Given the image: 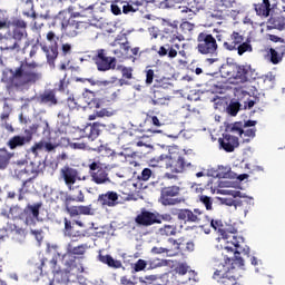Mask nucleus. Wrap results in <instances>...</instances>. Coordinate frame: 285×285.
Returning <instances> with one entry per match:
<instances>
[{
    "instance_id": "f257e3e1",
    "label": "nucleus",
    "mask_w": 285,
    "mask_h": 285,
    "mask_svg": "<svg viewBox=\"0 0 285 285\" xmlns=\"http://www.w3.org/2000/svg\"><path fill=\"white\" fill-rule=\"evenodd\" d=\"M39 79H41V76H39V73L32 72L26 65H22L16 71L6 69L2 72V81H4V83H13V86H17L18 88H21V86L35 83L36 81H39Z\"/></svg>"
},
{
    "instance_id": "f03ea898",
    "label": "nucleus",
    "mask_w": 285,
    "mask_h": 285,
    "mask_svg": "<svg viewBox=\"0 0 285 285\" xmlns=\"http://www.w3.org/2000/svg\"><path fill=\"white\" fill-rule=\"evenodd\" d=\"M218 41H223L224 50L228 52H237L238 57H243L246 52H253V45L246 40L244 35L238 31H232L225 35L224 39L218 38Z\"/></svg>"
},
{
    "instance_id": "7ed1b4c3",
    "label": "nucleus",
    "mask_w": 285,
    "mask_h": 285,
    "mask_svg": "<svg viewBox=\"0 0 285 285\" xmlns=\"http://www.w3.org/2000/svg\"><path fill=\"white\" fill-rule=\"evenodd\" d=\"M220 75L225 79H235L238 83L255 79V70L250 65L227 63L222 66Z\"/></svg>"
},
{
    "instance_id": "20e7f679",
    "label": "nucleus",
    "mask_w": 285,
    "mask_h": 285,
    "mask_svg": "<svg viewBox=\"0 0 285 285\" xmlns=\"http://www.w3.org/2000/svg\"><path fill=\"white\" fill-rule=\"evenodd\" d=\"M225 244V250L227 253H234V262L238 266H244V258L243 255H250V248L244 244V237L235 235L233 232H227L226 236H223Z\"/></svg>"
},
{
    "instance_id": "39448f33",
    "label": "nucleus",
    "mask_w": 285,
    "mask_h": 285,
    "mask_svg": "<svg viewBox=\"0 0 285 285\" xmlns=\"http://www.w3.org/2000/svg\"><path fill=\"white\" fill-rule=\"evenodd\" d=\"M171 214L176 215L178 222H184L185 224H198L200 228L203 224H208V214L200 208H174Z\"/></svg>"
},
{
    "instance_id": "423d86ee",
    "label": "nucleus",
    "mask_w": 285,
    "mask_h": 285,
    "mask_svg": "<svg viewBox=\"0 0 285 285\" xmlns=\"http://www.w3.org/2000/svg\"><path fill=\"white\" fill-rule=\"evenodd\" d=\"M72 101L73 109L76 110H86V108L94 110V114L89 115V121H95L97 117H106V109L99 110V108H101V99L99 98L88 100L86 94H82V96L78 97L77 99L73 98Z\"/></svg>"
},
{
    "instance_id": "0eeeda50",
    "label": "nucleus",
    "mask_w": 285,
    "mask_h": 285,
    "mask_svg": "<svg viewBox=\"0 0 285 285\" xmlns=\"http://www.w3.org/2000/svg\"><path fill=\"white\" fill-rule=\"evenodd\" d=\"M89 173L91 177V181L95 184H110V177L108 176L109 165L102 164L99 160L89 159Z\"/></svg>"
},
{
    "instance_id": "6e6552de",
    "label": "nucleus",
    "mask_w": 285,
    "mask_h": 285,
    "mask_svg": "<svg viewBox=\"0 0 285 285\" xmlns=\"http://www.w3.org/2000/svg\"><path fill=\"white\" fill-rule=\"evenodd\" d=\"M197 50L200 55H217V39L213 35L203 31L197 36Z\"/></svg>"
},
{
    "instance_id": "1a4fd4ad",
    "label": "nucleus",
    "mask_w": 285,
    "mask_h": 285,
    "mask_svg": "<svg viewBox=\"0 0 285 285\" xmlns=\"http://www.w3.org/2000/svg\"><path fill=\"white\" fill-rule=\"evenodd\" d=\"M179 193H181V187L177 185L164 187L160 191V203L163 206H177V204H181V198L178 197Z\"/></svg>"
},
{
    "instance_id": "9d476101",
    "label": "nucleus",
    "mask_w": 285,
    "mask_h": 285,
    "mask_svg": "<svg viewBox=\"0 0 285 285\" xmlns=\"http://www.w3.org/2000/svg\"><path fill=\"white\" fill-rule=\"evenodd\" d=\"M94 61L99 72L115 70V68L117 67V58L108 57L105 49L97 50V55L94 57Z\"/></svg>"
},
{
    "instance_id": "9b49d317",
    "label": "nucleus",
    "mask_w": 285,
    "mask_h": 285,
    "mask_svg": "<svg viewBox=\"0 0 285 285\" xmlns=\"http://www.w3.org/2000/svg\"><path fill=\"white\" fill-rule=\"evenodd\" d=\"M228 264H230V258H227V261H225V265H219L218 268L214 272L213 278L216 279V282H218L220 285L237 284V279H235V276L230 274V267Z\"/></svg>"
},
{
    "instance_id": "f8f14e48",
    "label": "nucleus",
    "mask_w": 285,
    "mask_h": 285,
    "mask_svg": "<svg viewBox=\"0 0 285 285\" xmlns=\"http://www.w3.org/2000/svg\"><path fill=\"white\" fill-rule=\"evenodd\" d=\"M135 223L138 226H155V224H161V219H159V213L150 212L146 208H141L140 213L135 217Z\"/></svg>"
},
{
    "instance_id": "ddd939ff",
    "label": "nucleus",
    "mask_w": 285,
    "mask_h": 285,
    "mask_svg": "<svg viewBox=\"0 0 285 285\" xmlns=\"http://www.w3.org/2000/svg\"><path fill=\"white\" fill-rule=\"evenodd\" d=\"M168 168L171 173L181 174L186 173L188 168H193V163H188V160H186V155H170Z\"/></svg>"
},
{
    "instance_id": "4468645a",
    "label": "nucleus",
    "mask_w": 285,
    "mask_h": 285,
    "mask_svg": "<svg viewBox=\"0 0 285 285\" xmlns=\"http://www.w3.org/2000/svg\"><path fill=\"white\" fill-rule=\"evenodd\" d=\"M254 10L258 17H271V12L279 10V0H262L254 4Z\"/></svg>"
},
{
    "instance_id": "2eb2a0df",
    "label": "nucleus",
    "mask_w": 285,
    "mask_h": 285,
    "mask_svg": "<svg viewBox=\"0 0 285 285\" xmlns=\"http://www.w3.org/2000/svg\"><path fill=\"white\" fill-rule=\"evenodd\" d=\"M235 1L236 0H216L213 16L218 19L230 17V8L235 6Z\"/></svg>"
},
{
    "instance_id": "dca6fc26",
    "label": "nucleus",
    "mask_w": 285,
    "mask_h": 285,
    "mask_svg": "<svg viewBox=\"0 0 285 285\" xmlns=\"http://www.w3.org/2000/svg\"><path fill=\"white\" fill-rule=\"evenodd\" d=\"M178 22L174 21L170 22L168 20L163 21V39H169L170 43L174 41H177L179 39V28H178Z\"/></svg>"
},
{
    "instance_id": "f3484780",
    "label": "nucleus",
    "mask_w": 285,
    "mask_h": 285,
    "mask_svg": "<svg viewBox=\"0 0 285 285\" xmlns=\"http://www.w3.org/2000/svg\"><path fill=\"white\" fill-rule=\"evenodd\" d=\"M282 8L283 11L271 14L267 21V28L269 30H285V6H282Z\"/></svg>"
},
{
    "instance_id": "a211bd4d",
    "label": "nucleus",
    "mask_w": 285,
    "mask_h": 285,
    "mask_svg": "<svg viewBox=\"0 0 285 285\" xmlns=\"http://www.w3.org/2000/svg\"><path fill=\"white\" fill-rule=\"evenodd\" d=\"M219 145L225 153H234L239 146V137L233 136V134H225L223 138L219 139Z\"/></svg>"
},
{
    "instance_id": "6ab92c4d",
    "label": "nucleus",
    "mask_w": 285,
    "mask_h": 285,
    "mask_svg": "<svg viewBox=\"0 0 285 285\" xmlns=\"http://www.w3.org/2000/svg\"><path fill=\"white\" fill-rule=\"evenodd\" d=\"M161 86H155L154 95L151 97V106H167L170 97L166 95Z\"/></svg>"
},
{
    "instance_id": "aec40b11",
    "label": "nucleus",
    "mask_w": 285,
    "mask_h": 285,
    "mask_svg": "<svg viewBox=\"0 0 285 285\" xmlns=\"http://www.w3.org/2000/svg\"><path fill=\"white\" fill-rule=\"evenodd\" d=\"M119 202V194L117 191H107L106 194H100L98 196V204L101 206H108L112 208V206H117Z\"/></svg>"
},
{
    "instance_id": "412c9836",
    "label": "nucleus",
    "mask_w": 285,
    "mask_h": 285,
    "mask_svg": "<svg viewBox=\"0 0 285 285\" xmlns=\"http://www.w3.org/2000/svg\"><path fill=\"white\" fill-rule=\"evenodd\" d=\"M178 50H181V46L179 43H166L164 46H160L157 53L159 57H168L169 59H175V57H177Z\"/></svg>"
},
{
    "instance_id": "4be33fe9",
    "label": "nucleus",
    "mask_w": 285,
    "mask_h": 285,
    "mask_svg": "<svg viewBox=\"0 0 285 285\" xmlns=\"http://www.w3.org/2000/svg\"><path fill=\"white\" fill-rule=\"evenodd\" d=\"M206 226H210V228H213L216 233H218L220 237H226V234L228 233L226 230V226L224 225V222L219 218L214 219V218H210V216H208V222L203 223L202 228Z\"/></svg>"
},
{
    "instance_id": "5701e85b",
    "label": "nucleus",
    "mask_w": 285,
    "mask_h": 285,
    "mask_svg": "<svg viewBox=\"0 0 285 285\" xmlns=\"http://www.w3.org/2000/svg\"><path fill=\"white\" fill-rule=\"evenodd\" d=\"M86 126V132H87V139H91V141H95L99 135H101L102 130L106 128V125L100 122H94L92 125H85Z\"/></svg>"
},
{
    "instance_id": "b1692460",
    "label": "nucleus",
    "mask_w": 285,
    "mask_h": 285,
    "mask_svg": "<svg viewBox=\"0 0 285 285\" xmlns=\"http://www.w3.org/2000/svg\"><path fill=\"white\" fill-rule=\"evenodd\" d=\"M41 208L40 204L28 206L24 209L26 224L27 226H32L35 220L39 217V209Z\"/></svg>"
},
{
    "instance_id": "393cba45",
    "label": "nucleus",
    "mask_w": 285,
    "mask_h": 285,
    "mask_svg": "<svg viewBox=\"0 0 285 285\" xmlns=\"http://www.w3.org/2000/svg\"><path fill=\"white\" fill-rule=\"evenodd\" d=\"M121 79L118 80L119 86H131L130 79H132V67L120 66Z\"/></svg>"
},
{
    "instance_id": "a878e982",
    "label": "nucleus",
    "mask_w": 285,
    "mask_h": 285,
    "mask_svg": "<svg viewBox=\"0 0 285 285\" xmlns=\"http://www.w3.org/2000/svg\"><path fill=\"white\" fill-rule=\"evenodd\" d=\"M17 39H21L19 36H17V32L13 37L1 38L0 50H14V48H17Z\"/></svg>"
},
{
    "instance_id": "bb28decb",
    "label": "nucleus",
    "mask_w": 285,
    "mask_h": 285,
    "mask_svg": "<svg viewBox=\"0 0 285 285\" xmlns=\"http://www.w3.org/2000/svg\"><path fill=\"white\" fill-rule=\"evenodd\" d=\"M99 262H101V264H106L107 266H109V268H121L124 266V264L121 263V261L115 259L112 256L110 255H99Z\"/></svg>"
},
{
    "instance_id": "cd10ccee",
    "label": "nucleus",
    "mask_w": 285,
    "mask_h": 285,
    "mask_svg": "<svg viewBox=\"0 0 285 285\" xmlns=\"http://www.w3.org/2000/svg\"><path fill=\"white\" fill-rule=\"evenodd\" d=\"M227 135H238V137H242L244 135V122L236 121L229 126L226 127Z\"/></svg>"
},
{
    "instance_id": "c85d7f7f",
    "label": "nucleus",
    "mask_w": 285,
    "mask_h": 285,
    "mask_svg": "<svg viewBox=\"0 0 285 285\" xmlns=\"http://www.w3.org/2000/svg\"><path fill=\"white\" fill-rule=\"evenodd\" d=\"M232 197H234V200H232V206H235V208H246L248 206V200L246 198H242V191H232Z\"/></svg>"
},
{
    "instance_id": "c756f323",
    "label": "nucleus",
    "mask_w": 285,
    "mask_h": 285,
    "mask_svg": "<svg viewBox=\"0 0 285 285\" xmlns=\"http://www.w3.org/2000/svg\"><path fill=\"white\" fill-rule=\"evenodd\" d=\"M160 237H175L177 235V225H164L158 229Z\"/></svg>"
},
{
    "instance_id": "7c9ffc66",
    "label": "nucleus",
    "mask_w": 285,
    "mask_h": 285,
    "mask_svg": "<svg viewBox=\"0 0 285 285\" xmlns=\"http://www.w3.org/2000/svg\"><path fill=\"white\" fill-rule=\"evenodd\" d=\"M30 136H16L10 139L9 146L11 149L17 148V146H23L24 144H28L30 141Z\"/></svg>"
},
{
    "instance_id": "2f4dec72",
    "label": "nucleus",
    "mask_w": 285,
    "mask_h": 285,
    "mask_svg": "<svg viewBox=\"0 0 285 285\" xmlns=\"http://www.w3.org/2000/svg\"><path fill=\"white\" fill-rule=\"evenodd\" d=\"M257 132V128H250V129H243V135L240 136V139L243 144H250L253 139H255Z\"/></svg>"
},
{
    "instance_id": "473e14b6",
    "label": "nucleus",
    "mask_w": 285,
    "mask_h": 285,
    "mask_svg": "<svg viewBox=\"0 0 285 285\" xmlns=\"http://www.w3.org/2000/svg\"><path fill=\"white\" fill-rule=\"evenodd\" d=\"M61 177L68 188H72V169L70 167H63L61 169Z\"/></svg>"
},
{
    "instance_id": "72a5a7b5",
    "label": "nucleus",
    "mask_w": 285,
    "mask_h": 285,
    "mask_svg": "<svg viewBox=\"0 0 285 285\" xmlns=\"http://www.w3.org/2000/svg\"><path fill=\"white\" fill-rule=\"evenodd\" d=\"M72 215H92V205L88 206H73Z\"/></svg>"
},
{
    "instance_id": "f704fd0d",
    "label": "nucleus",
    "mask_w": 285,
    "mask_h": 285,
    "mask_svg": "<svg viewBox=\"0 0 285 285\" xmlns=\"http://www.w3.org/2000/svg\"><path fill=\"white\" fill-rule=\"evenodd\" d=\"M88 137V132H86V126L80 127H73L72 131V139L73 141H79V139H86Z\"/></svg>"
},
{
    "instance_id": "c9c22d12",
    "label": "nucleus",
    "mask_w": 285,
    "mask_h": 285,
    "mask_svg": "<svg viewBox=\"0 0 285 285\" xmlns=\"http://www.w3.org/2000/svg\"><path fill=\"white\" fill-rule=\"evenodd\" d=\"M198 202H200V204L205 206L206 210H215V208H213V197H209L207 195H199Z\"/></svg>"
},
{
    "instance_id": "e433bc0d",
    "label": "nucleus",
    "mask_w": 285,
    "mask_h": 285,
    "mask_svg": "<svg viewBox=\"0 0 285 285\" xmlns=\"http://www.w3.org/2000/svg\"><path fill=\"white\" fill-rule=\"evenodd\" d=\"M147 264L149 268L155 269V268H161L164 266H168V261L161 259V258H154V259H149Z\"/></svg>"
},
{
    "instance_id": "4c0bfd02",
    "label": "nucleus",
    "mask_w": 285,
    "mask_h": 285,
    "mask_svg": "<svg viewBox=\"0 0 285 285\" xmlns=\"http://www.w3.org/2000/svg\"><path fill=\"white\" fill-rule=\"evenodd\" d=\"M268 57L271 63H273L274 66H277V63H282V60L284 59L281 55H278L277 51H275L274 48H269Z\"/></svg>"
},
{
    "instance_id": "58836bf2",
    "label": "nucleus",
    "mask_w": 285,
    "mask_h": 285,
    "mask_svg": "<svg viewBox=\"0 0 285 285\" xmlns=\"http://www.w3.org/2000/svg\"><path fill=\"white\" fill-rule=\"evenodd\" d=\"M42 50L46 52L48 61H53V59H57V55H59L57 51V46H52L50 49H48L46 46H42Z\"/></svg>"
},
{
    "instance_id": "ea45409f",
    "label": "nucleus",
    "mask_w": 285,
    "mask_h": 285,
    "mask_svg": "<svg viewBox=\"0 0 285 285\" xmlns=\"http://www.w3.org/2000/svg\"><path fill=\"white\" fill-rule=\"evenodd\" d=\"M242 108V104L235 101V102H230L227 106V114L230 115V117H237V112H239V109Z\"/></svg>"
},
{
    "instance_id": "a19ab883",
    "label": "nucleus",
    "mask_w": 285,
    "mask_h": 285,
    "mask_svg": "<svg viewBox=\"0 0 285 285\" xmlns=\"http://www.w3.org/2000/svg\"><path fill=\"white\" fill-rule=\"evenodd\" d=\"M12 27L13 28H20L21 31H19L17 37H20V39H21V37L23 35V30H26V27H27L26 21L20 20V19H14V20L11 21V28Z\"/></svg>"
},
{
    "instance_id": "79ce46f5",
    "label": "nucleus",
    "mask_w": 285,
    "mask_h": 285,
    "mask_svg": "<svg viewBox=\"0 0 285 285\" xmlns=\"http://www.w3.org/2000/svg\"><path fill=\"white\" fill-rule=\"evenodd\" d=\"M85 196L81 187L76 186L72 188V202H83Z\"/></svg>"
},
{
    "instance_id": "37998d69",
    "label": "nucleus",
    "mask_w": 285,
    "mask_h": 285,
    "mask_svg": "<svg viewBox=\"0 0 285 285\" xmlns=\"http://www.w3.org/2000/svg\"><path fill=\"white\" fill-rule=\"evenodd\" d=\"M63 222H65V227L62 229L63 236L72 237V222L68 218H65Z\"/></svg>"
},
{
    "instance_id": "c03bdc74",
    "label": "nucleus",
    "mask_w": 285,
    "mask_h": 285,
    "mask_svg": "<svg viewBox=\"0 0 285 285\" xmlns=\"http://www.w3.org/2000/svg\"><path fill=\"white\" fill-rule=\"evenodd\" d=\"M146 266H148V263L144 259H138L134 264V273H141V271H146Z\"/></svg>"
},
{
    "instance_id": "a18cd8bd",
    "label": "nucleus",
    "mask_w": 285,
    "mask_h": 285,
    "mask_svg": "<svg viewBox=\"0 0 285 285\" xmlns=\"http://www.w3.org/2000/svg\"><path fill=\"white\" fill-rule=\"evenodd\" d=\"M118 79L117 77H112L111 80H102L98 82V86H104L105 88H117Z\"/></svg>"
},
{
    "instance_id": "49530a36",
    "label": "nucleus",
    "mask_w": 285,
    "mask_h": 285,
    "mask_svg": "<svg viewBox=\"0 0 285 285\" xmlns=\"http://www.w3.org/2000/svg\"><path fill=\"white\" fill-rule=\"evenodd\" d=\"M72 249H70V245L67 248V253L62 255V262L67 265L70 266L72 264Z\"/></svg>"
},
{
    "instance_id": "de8ad7c7",
    "label": "nucleus",
    "mask_w": 285,
    "mask_h": 285,
    "mask_svg": "<svg viewBox=\"0 0 285 285\" xmlns=\"http://www.w3.org/2000/svg\"><path fill=\"white\" fill-rule=\"evenodd\" d=\"M150 177H153V170L150 168H145V169H142L138 179H140L141 181H148V179H150Z\"/></svg>"
},
{
    "instance_id": "09e8293b",
    "label": "nucleus",
    "mask_w": 285,
    "mask_h": 285,
    "mask_svg": "<svg viewBox=\"0 0 285 285\" xmlns=\"http://www.w3.org/2000/svg\"><path fill=\"white\" fill-rule=\"evenodd\" d=\"M146 121H149V124H153L156 128H161V121L157 116L147 115Z\"/></svg>"
},
{
    "instance_id": "8fccbe9b",
    "label": "nucleus",
    "mask_w": 285,
    "mask_h": 285,
    "mask_svg": "<svg viewBox=\"0 0 285 285\" xmlns=\"http://www.w3.org/2000/svg\"><path fill=\"white\" fill-rule=\"evenodd\" d=\"M145 72H146L145 83H147V86H150L155 79V70L148 69Z\"/></svg>"
},
{
    "instance_id": "3c124183",
    "label": "nucleus",
    "mask_w": 285,
    "mask_h": 285,
    "mask_svg": "<svg viewBox=\"0 0 285 285\" xmlns=\"http://www.w3.org/2000/svg\"><path fill=\"white\" fill-rule=\"evenodd\" d=\"M157 161L158 164H165L166 168H168L169 163H170V156L163 154L160 156L157 157Z\"/></svg>"
},
{
    "instance_id": "603ef678",
    "label": "nucleus",
    "mask_w": 285,
    "mask_h": 285,
    "mask_svg": "<svg viewBox=\"0 0 285 285\" xmlns=\"http://www.w3.org/2000/svg\"><path fill=\"white\" fill-rule=\"evenodd\" d=\"M151 253L153 255H164V253L166 254L170 253V249L166 247H153Z\"/></svg>"
},
{
    "instance_id": "864d4df0",
    "label": "nucleus",
    "mask_w": 285,
    "mask_h": 285,
    "mask_svg": "<svg viewBox=\"0 0 285 285\" xmlns=\"http://www.w3.org/2000/svg\"><path fill=\"white\" fill-rule=\"evenodd\" d=\"M16 174L18 175L19 179H28V169L26 168H18L16 169Z\"/></svg>"
},
{
    "instance_id": "5fc2aeb1",
    "label": "nucleus",
    "mask_w": 285,
    "mask_h": 285,
    "mask_svg": "<svg viewBox=\"0 0 285 285\" xmlns=\"http://www.w3.org/2000/svg\"><path fill=\"white\" fill-rule=\"evenodd\" d=\"M175 272L177 273V275H186V273H188V266H186L185 264H180L175 268Z\"/></svg>"
},
{
    "instance_id": "6e6d98bb",
    "label": "nucleus",
    "mask_w": 285,
    "mask_h": 285,
    "mask_svg": "<svg viewBox=\"0 0 285 285\" xmlns=\"http://www.w3.org/2000/svg\"><path fill=\"white\" fill-rule=\"evenodd\" d=\"M86 253V245H79L77 247H73L72 254L73 255H83Z\"/></svg>"
},
{
    "instance_id": "4d7b16f0",
    "label": "nucleus",
    "mask_w": 285,
    "mask_h": 285,
    "mask_svg": "<svg viewBox=\"0 0 285 285\" xmlns=\"http://www.w3.org/2000/svg\"><path fill=\"white\" fill-rule=\"evenodd\" d=\"M47 40H49L50 43H53V46H57V41H59V38L52 31H49L47 33Z\"/></svg>"
},
{
    "instance_id": "13d9d810",
    "label": "nucleus",
    "mask_w": 285,
    "mask_h": 285,
    "mask_svg": "<svg viewBox=\"0 0 285 285\" xmlns=\"http://www.w3.org/2000/svg\"><path fill=\"white\" fill-rule=\"evenodd\" d=\"M122 12L124 14H130V12H137V9L132 4H125L122 6Z\"/></svg>"
},
{
    "instance_id": "bf43d9fd",
    "label": "nucleus",
    "mask_w": 285,
    "mask_h": 285,
    "mask_svg": "<svg viewBox=\"0 0 285 285\" xmlns=\"http://www.w3.org/2000/svg\"><path fill=\"white\" fill-rule=\"evenodd\" d=\"M62 277V282L66 284V283H68V279H69V277H70V273H68V272H58L57 274H56V277Z\"/></svg>"
},
{
    "instance_id": "052dcab7",
    "label": "nucleus",
    "mask_w": 285,
    "mask_h": 285,
    "mask_svg": "<svg viewBox=\"0 0 285 285\" xmlns=\"http://www.w3.org/2000/svg\"><path fill=\"white\" fill-rule=\"evenodd\" d=\"M268 39H269V41H273L274 43H284V38H281L279 36L269 35Z\"/></svg>"
},
{
    "instance_id": "680f3d73",
    "label": "nucleus",
    "mask_w": 285,
    "mask_h": 285,
    "mask_svg": "<svg viewBox=\"0 0 285 285\" xmlns=\"http://www.w3.org/2000/svg\"><path fill=\"white\" fill-rule=\"evenodd\" d=\"M43 149H45V147H43V141H40V142H38V144H36V145L31 148L33 155H37V153H39V150H43Z\"/></svg>"
},
{
    "instance_id": "e2e57ef3",
    "label": "nucleus",
    "mask_w": 285,
    "mask_h": 285,
    "mask_svg": "<svg viewBox=\"0 0 285 285\" xmlns=\"http://www.w3.org/2000/svg\"><path fill=\"white\" fill-rule=\"evenodd\" d=\"M111 12L118 17V14H121V8L118 4L111 3Z\"/></svg>"
},
{
    "instance_id": "0e129e2a",
    "label": "nucleus",
    "mask_w": 285,
    "mask_h": 285,
    "mask_svg": "<svg viewBox=\"0 0 285 285\" xmlns=\"http://www.w3.org/2000/svg\"><path fill=\"white\" fill-rule=\"evenodd\" d=\"M6 28H11V21L8 19L0 20V30H3Z\"/></svg>"
},
{
    "instance_id": "69168bd1",
    "label": "nucleus",
    "mask_w": 285,
    "mask_h": 285,
    "mask_svg": "<svg viewBox=\"0 0 285 285\" xmlns=\"http://www.w3.org/2000/svg\"><path fill=\"white\" fill-rule=\"evenodd\" d=\"M274 50L278 53V55H281V57H285V45H281V46H278V47H275L274 48Z\"/></svg>"
},
{
    "instance_id": "338daca9",
    "label": "nucleus",
    "mask_w": 285,
    "mask_h": 285,
    "mask_svg": "<svg viewBox=\"0 0 285 285\" xmlns=\"http://www.w3.org/2000/svg\"><path fill=\"white\" fill-rule=\"evenodd\" d=\"M159 219L160 222H171L173 220V215L170 214H159Z\"/></svg>"
},
{
    "instance_id": "774afa93",
    "label": "nucleus",
    "mask_w": 285,
    "mask_h": 285,
    "mask_svg": "<svg viewBox=\"0 0 285 285\" xmlns=\"http://www.w3.org/2000/svg\"><path fill=\"white\" fill-rule=\"evenodd\" d=\"M73 237H86V229L78 230L73 227Z\"/></svg>"
}]
</instances>
